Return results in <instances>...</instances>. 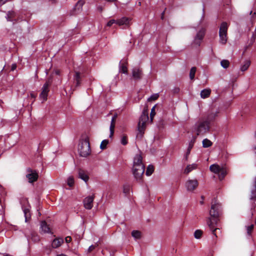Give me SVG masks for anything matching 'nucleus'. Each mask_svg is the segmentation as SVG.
<instances>
[{
  "label": "nucleus",
  "instance_id": "obj_30",
  "mask_svg": "<svg viewBox=\"0 0 256 256\" xmlns=\"http://www.w3.org/2000/svg\"><path fill=\"white\" fill-rule=\"evenodd\" d=\"M132 236L136 239H139L141 236V233L138 230H134L132 232Z\"/></svg>",
  "mask_w": 256,
  "mask_h": 256
},
{
  "label": "nucleus",
  "instance_id": "obj_38",
  "mask_svg": "<svg viewBox=\"0 0 256 256\" xmlns=\"http://www.w3.org/2000/svg\"><path fill=\"white\" fill-rule=\"evenodd\" d=\"M114 24H116V20L112 19L108 22V23L106 24V26L110 27V26H111Z\"/></svg>",
  "mask_w": 256,
  "mask_h": 256
},
{
  "label": "nucleus",
  "instance_id": "obj_4",
  "mask_svg": "<svg viewBox=\"0 0 256 256\" xmlns=\"http://www.w3.org/2000/svg\"><path fill=\"white\" fill-rule=\"evenodd\" d=\"M78 152L80 155L82 157H86L90 154V145L87 140H82L80 142Z\"/></svg>",
  "mask_w": 256,
  "mask_h": 256
},
{
  "label": "nucleus",
  "instance_id": "obj_48",
  "mask_svg": "<svg viewBox=\"0 0 256 256\" xmlns=\"http://www.w3.org/2000/svg\"><path fill=\"white\" fill-rule=\"evenodd\" d=\"M254 137L256 138V132H255V134H254Z\"/></svg>",
  "mask_w": 256,
  "mask_h": 256
},
{
  "label": "nucleus",
  "instance_id": "obj_13",
  "mask_svg": "<svg viewBox=\"0 0 256 256\" xmlns=\"http://www.w3.org/2000/svg\"><path fill=\"white\" fill-rule=\"evenodd\" d=\"M94 200V196H88L84 200V208L88 210H90L93 206Z\"/></svg>",
  "mask_w": 256,
  "mask_h": 256
},
{
  "label": "nucleus",
  "instance_id": "obj_31",
  "mask_svg": "<svg viewBox=\"0 0 256 256\" xmlns=\"http://www.w3.org/2000/svg\"><path fill=\"white\" fill-rule=\"evenodd\" d=\"M220 65L223 68H226L230 66V62L228 60H223L220 62Z\"/></svg>",
  "mask_w": 256,
  "mask_h": 256
},
{
  "label": "nucleus",
  "instance_id": "obj_28",
  "mask_svg": "<svg viewBox=\"0 0 256 256\" xmlns=\"http://www.w3.org/2000/svg\"><path fill=\"white\" fill-rule=\"evenodd\" d=\"M203 232L200 230H197L194 232V236L196 239H200L202 238Z\"/></svg>",
  "mask_w": 256,
  "mask_h": 256
},
{
  "label": "nucleus",
  "instance_id": "obj_22",
  "mask_svg": "<svg viewBox=\"0 0 256 256\" xmlns=\"http://www.w3.org/2000/svg\"><path fill=\"white\" fill-rule=\"evenodd\" d=\"M211 90L210 88H206L202 90L200 92V97L202 98H206L210 96Z\"/></svg>",
  "mask_w": 256,
  "mask_h": 256
},
{
  "label": "nucleus",
  "instance_id": "obj_45",
  "mask_svg": "<svg viewBox=\"0 0 256 256\" xmlns=\"http://www.w3.org/2000/svg\"><path fill=\"white\" fill-rule=\"evenodd\" d=\"M30 96L32 98H34L36 97V96L35 94H34V93H31L30 94Z\"/></svg>",
  "mask_w": 256,
  "mask_h": 256
},
{
  "label": "nucleus",
  "instance_id": "obj_18",
  "mask_svg": "<svg viewBox=\"0 0 256 256\" xmlns=\"http://www.w3.org/2000/svg\"><path fill=\"white\" fill-rule=\"evenodd\" d=\"M198 168V164L196 163L188 164L184 170V174H188L192 171L197 169Z\"/></svg>",
  "mask_w": 256,
  "mask_h": 256
},
{
  "label": "nucleus",
  "instance_id": "obj_3",
  "mask_svg": "<svg viewBox=\"0 0 256 256\" xmlns=\"http://www.w3.org/2000/svg\"><path fill=\"white\" fill-rule=\"evenodd\" d=\"M194 130L197 136H202L210 130V122L206 119L199 120L195 124Z\"/></svg>",
  "mask_w": 256,
  "mask_h": 256
},
{
  "label": "nucleus",
  "instance_id": "obj_10",
  "mask_svg": "<svg viewBox=\"0 0 256 256\" xmlns=\"http://www.w3.org/2000/svg\"><path fill=\"white\" fill-rule=\"evenodd\" d=\"M50 85V83L47 82L44 84L42 88V92L40 95V98L42 102H44L47 100L48 94L49 92Z\"/></svg>",
  "mask_w": 256,
  "mask_h": 256
},
{
  "label": "nucleus",
  "instance_id": "obj_42",
  "mask_svg": "<svg viewBox=\"0 0 256 256\" xmlns=\"http://www.w3.org/2000/svg\"><path fill=\"white\" fill-rule=\"evenodd\" d=\"M96 246H95V245H91L90 246H89V248H88V252H91L96 248Z\"/></svg>",
  "mask_w": 256,
  "mask_h": 256
},
{
  "label": "nucleus",
  "instance_id": "obj_14",
  "mask_svg": "<svg viewBox=\"0 0 256 256\" xmlns=\"http://www.w3.org/2000/svg\"><path fill=\"white\" fill-rule=\"evenodd\" d=\"M204 28H202L200 30L198 31V32L197 33L196 35V36L194 40V42L198 46L200 45V42L204 36Z\"/></svg>",
  "mask_w": 256,
  "mask_h": 256
},
{
  "label": "nucleus",
  "instance_id": "obj_19",
  "mask_svg": "<svg viewBox=\"0 0 256 256\" xmlns=\"http://www.w3.org/2000/svg\"><path fill=\"white\" fill-rule=\"evenodd\" d=\"M74 86L75 88L79 86L80 84V72H76L74 76Z\"/></svg>",
  "mask_w": 256,
  "mask_h": 256
},
{
  "label": "nucleus",
  "instance_id": "obj_6",
  "mask_svg": "<svg viewBox=\"0 0 256 256\" xmlns=\"http://www.w3.org/2000/svg\"><path fill=\"white\" fill-rule=\"evenodd\" d=\"M148 120V110H144L139 120L138 124V130L142 134L146 126V122Z\"/></svg>",
  "mask_w": 256,
  "mask_h": 256
},
{
  "label": "nucleus",
  "instance_id": "obj_21",
  "mask_svg": "<svg viewBox=\"0 0 256 256\" xmlns=\"http://www.w3.org/2000/svg\"><path fill=\"white\" fill-rule=\"evenodd\" d=\"M40 230L44 233H50V230L45 222H42L40 224Z\"/></svg>",
  "mask_w": 256,
  "mask_h": 256
},
{
  "label": "nucleus",
  "instance_id": "obj_12",
  "mask_svg": "<svg viewBox=\"0 0 256 256\" xmlns=\"http://www.w3.org/2000/svg\"><path fill=\"white\" fill-rule=\"evenodd\" d=\"M26 177L28 178L29 182L32 183L37 180L38 174L35 170L28 168L27 170Z\"/></svg>",
  "mask_w": 256,
  "mask_h": 256
},
{
  "label": "nucleus",
  "instance_id": "obj_39",
  "mask_svg": "<svg viewBox=\"0 0 256 256\" xmlns=\"http://www.w3.org/2000/svg\"><path fill=\"white\" fill-rule=\"evenodd\" d=\"M121 143L123 145H126L128 143L127 138L126 136H123L121 139Z\"/></svg>",
  "mask_w": 256,
  "mask_h": 256
},
{
  "label": "nucleus",
  "instance_id": "obj_23",
  "mask_svg": "<svg viewBox=\"0 0 256 256\" xmlns=\"http://www.w3.org/2000/svg\"><path fill=\"white\" fill-rule=\"evenodd\" d=\"M23 212L24 214V217H25V222H28V220L30 218V213L29 207L27 208H23Z\"/></svg>",
  "mask_w": 256,
  "mask_h": 256
},
{
  "label": "nucleus",
  "instance_id": "obj_32",
  "mask_svg": "<svg viewBox=\"0 0 256 256\" xmlns=\"http://www.w3.org/2000/svg\"><path fill=\"white\" fill-rule=\"evenodd\" d=\"M84 4V2L83 0H80L78 2L76 5V8H77L78 10H80L82 8L83 5Z\"/></svg>",
  "mask_w": 256,
  "mask_h": 256
},
{
  "label": "nucleus",
  "instance_id": "obj_2",
  "mask_svg": "<svg viewBox=\"0 0 256 256\" xmlns=\"http://www.w3.org/2000/svg\"><path fill=\"white\" fill-rule=\"evenodd\" d=\"M144 166L142 163V158L140 154H136L133 161L132 172L136 181L140 182L144 172Z\"/></svg>",
  "mask_w": 256,
  "mask_h": 256
},
{
  "label": "nucleus",
  "instance_id": "obj_25",
  "mask_svg": "<svg viewBox=\"0 0 256 256\" xmlns=\"http://www.w3.org/2000/svg\"><path fill=\"white\" fill-rule=\"evenodd\" d=\"M212 142L208 138H204L202 140V146L204 148H209L212 146Z\"/></svg>",
  "mask_w": 256,
  "mask_h": 256
},
{
  "label": "nucleus",
  "instance_id": "obj_47",
  "mask_svg": "<svg viewBox=\"0 0 256 256\" xmlns=\"http://www.w3.org/2000/svg\"><path fill=\"white\" fill-rule=\"evenodd\" d=\"M4 256H12L8 254H4Z\"/></svg>",
  "mask_w": 256,
  "mask_h": 256
},
{
  "label": "nucleus",
  "instance_id": "obj_1",
  "mask_svg": "<svg viewBox=\"0 0 256 256\" xmlns=\"http://www.w3.org/2000/svg\"><path fill=\"white\" fill-rule=\"evenodd\" d=\"M220 204L216 202H212L211 205L210 210V218H208L207 220V224L212 231V234L217 238L216 230L220 231L218 228H216L218 226V218L220 216Z\"/></svg>",
  "mask_w": 256,
  "mask_h": 256
},
{
  "label": "nucleus",
  "instance_id": "obj_36",
  "mask_svg": "<svg viewBox=\"0 0 256 256\" xmlns=\"http://www.w3.org/2000/svg\"><path fill=\"white\" fill-rule=\"evenodd\" d=\"M254 228V225L253 224H252L250 226H246L247 233L248 235L251 234V233L253 230Z\"/></svg>",
  "mask_w": 256,
  "mask_h": 256
},
{
  "label": "nucleus",
  "instance_id": "obj_7",
  "mask_svg": "<svg viewBox=\"0 0 256 256\" xmlns=\"http://www.w3.org/2000/svg\"><path fill=\"white\" fill-rule=\"evenodd\" d=\"M228 24L226 22H222L220 27V42L222 44H226L227 42V30Z\"/></svg>",
  "mask_w": 256,
  "mask_h": 256
},
{
  "label": "nucleus",
  "instance_id": "obj_11",
  "mask_svg": "<svg viewBox=\"0 0 256 256\" xmlns=\"http://www.w3.org/2000/svg\"><path fill=\"white\" fill-rule=\"evenodd\" d=\"M198 182L196 179L188 180L185 184L187 190L192 192L198 186Z\"/></svg>",
  "mask_w": 256,
  "mask_h": 256
},
{
  "label": "nucleus",
  "instance_id": "obj_20",
  "mask_svg": "<svg viewBox=\"0 0 256 256\" xmlns=\"http://www.w3.org/2000/svg\"><path fill=\"white\" fill-rule=\"evenodd\" d=\"M63 242L64 240L62 238H58L52 240L51 245L52 248H56L60 246Z\"/></svg>",
  "mask_w": 256,
  "mask_h": 256
},
{
  "label": "nucleus",
  "instance_id": "obj_15",
  "mask_svg": "<svg viewBox=\"0 0 256 256\" xmlns=\"http://www.w3.org/2000/svg\"><path fill=\"white\" fill-rule=\"evenodd\" d=\"M119 72L124 74H128V62L126 60H122L120 62Z\"/></svg>",
  "mask_w": 256,
  "mask_h": 256
},
{
  "label": "nucleus",
  "instance_id": "obj_8",
  "mask_svg": "<svg viewBox=\"0 0 256 256\" xmlns=\"http://www.w3.org/2000/svg\"><path fill=\"white\" fill-rule=\"evenodd\" d=\"M132 19L129 18L124 16L116 20V24L122 26L123 28H126L130 26L131 24Z\"/></svg>",
  "mask_w": 256,
  "mask_h": 256
},
{
  "label": "nucleus",
  "instance_id": "obj_49",
  "mask_svg": "<svg viewBox=\"0 0 256 256\" xmlns=\"http://www.w3.org/2000/svg\"><path fill=\"white\" fill-rule=\"evenodd\" d=\"M56 74H59L58 72V71H56Z\"/></svg>",
  "mask_w": 256,
  "mask_h": 256
},
{
  "label": "nucleus",
  "instance_id": "obj_40",
  "mask_svg": "<svg viewBox=\"0 0 256 256\" xmlns=\"http://www.w3.org/2000/svg\"><path fill=\"white\" fill-rule=\"evenodd\" d=\"M158 97V94H154L150 96V98H148V100H156Z\"/></svg>",
  "mask_w": 256,
  "mask_h": 256
},
{
  "label": "nucleus",
  "instance_id": "obj_17",
  "mask_svg": "<svg viewBox=\"0 0 256 256\" xmlns=\"http://www.w3.org/2000/svg\"><path fill=\"white\" fill-rule=\"evenodd\" d=\"M78 176L80 178L82 179L86 182L88 180L89 177L88 173L83 170L80 169L78 172Z\"/></svg>",
  "mask_w": 256,
  "mask_h": 256
},
{
  "label": "nucleus",
  "instance_id": "obj_16",
  "mask_svg": "<svg viewBox=\"0 0 256 256\" xmlns=\"http://www.w3.org/2000/svg\"><path fill=\"white\" fill-rule=\"evenodd\" d=\"M117 116H118L117 114H114V116H112V120H111L110 125V136H109L110 138H112V137L114 134V129L115 128V122H116V120Z\"/></svg>",
  "mask_w": 256,
  "mask_h": 256
},
{
  "label": "nucleus",
  "instance_id": "obj_46",
  "mask_svg": "<svg viewBox=\"0 0 256 256\" xmlns=\"http://www.w3.org/2000/svg\"><path fill=\"white\" fill-rule=\"evenodd\" d=\"M189 155H190V154H187V152H186V155H185V158H186V160H187L188 159V157Z\"/></svg>",
  "mask_w": 256,
  "mask_h": 256
},
{
  "label": "nucleus",
  "instance_id": "obj_29",
  "mask_svg": "<svg viewBox=\"0 0 256 256\" xmlns=\"http://www.w3.org/2000/svg\"><path fill=\"white\" fill-rule=\"evenodd\" d=\"M250 65V62L249 60H246L244 64L242 66L240 70L244 72L246 70Z\"/></svg>",
  "mask_w": 256,
  "mask_h": 256
},
{
  "label": "nucleus",
  "instance_id": "obj_24",
  "mask_svg": "<svg viewBox=\"0 0 256 256\" xmlns=\"http://www.w3.org/2000/svg\"><path fill=\"white\" fill-rule=\"evenodd\" d=\"M254 188L251 191L250 199L256 198V178H254Z\"/></svg>",
  "mask_w": 256,
  "mask_h": 256
},
{
  "label": "nucleus",
  "instance_id": "obj_35",
  "mask_svg": "<svg viewBox=\"0 0 256 256\" xmlns=\"http://www.w3.org/2000/svg\"><path fill=\"white\" fill-rule=\"evenodd\" d=\"M196 67H192L190 70V78L191 80H193L195 76V74L196 72Z\"/></svg>",
  "mask_w": 256,
  "mask_h": 256
},
{
  "label": "nucleus",
  "instance_id": "obj_33",
  "mask_svg": "<svg viewBox=\"0 0 256 256\" xmlns=\"http://www.w3.org/2000/svg\"><path fill=\"white\" fill-rule=\"evenodd\" d=\"M74 184V178L72 176H69L67 179V184L70 186H72Z\"/></svg>",
  "mask_w": 256,
  "mask_h": 256
},
{
  "label": "nucleus",
  "instance_id": "obj_9",
  "mask_svg": "<svg viewBox=\"0 0 256 256\" xmlns=\"http://www.w3.org/2000/svg\"><path fill=\"white\" fill-rule=\"evenodd\" d=\"M142 76V70L138 66L134 67L132 70V78L135 80H140Z\"/></svg>",
  "mask_w": 256,
  "mask_h": 256
},
{
  "label": "nucleus",
  "instance_id": "obj_37",
  "mask_svg": "<svg viewBox=\"0 0 256 256\" xmlns=\"http://www.w3.org/2000/svg\"><path fill=\"white\" fill-rule=\"evenodd\" d=\"M155 108H156V106H154L151 110V112H150V118L151 122L152 121L153 118L156 114Z\"/></svg>",
  "mask_w": 256,
  "mask_h": 256
},
{
  "label": "nucleus",
  "instance_id": "obj_44",
  "mask_svg": "<svg viewBox=\"0 0 256 256\" xmlns=\"http://www.w3.org/2000/svg\"><path fill=\"white\" fill-rule=\"evenodd\" d=\"M16 64H12V70H16Z\"/></svg>",
  "mask_w": 256,
  "mask_h": 256
},
{
  "label": "nucleus",
  "instance_id": "obj_5",
  "mask_svg": "<svg viewBox=\"0 0 256 256\" xmlns=\"http://www.w3.org/2000/svg\"><path fill=\"white\" fill-rule=\"evenodd\" d=\"M210 170L212 172L218 174L220 180H222L227 174L226 168L224 166L213 164L210 166Z\"/></svg>",
  "mask_w": 256,
  "mask_h": 256
},
{
  "label": "nucleus",
  "instance_id": "obj_43",
  "mask_svg": "<svg viewBox=\"0 0 256 256\" xmlns=\"http://www.w3.org/2000/svg\"><path fill=\"white\" fill-rule=\"evenodd\" d=\"M72 240V238L70 236H66V238H65V240H66V243H69Z\"/></svg>",
  "mask_w": 256,
  "mask_h": 256
},
{
  "label": "nucleus",
  "instance_id": "obj_41",
  "mask_svg": "<svg viewBox=\"0 0 256 256\" xmlns=\"http://www.w3.org/2000/svg\"><path fill=\"white\" fill-rule=\"evenodd\" d=\"M14 14V12H9L7 14V16H6V19L8 21H10L11 20V18L12 16V15Z\"/></svg>",
  "mask_w": 256,
  "mask_h": 256
},
{
  "label": "nucleus",
  "instance_id": "obj_26",
  "mask_svg": "<svg viewBox=\"0 0 256 256\" xmlns=\"http://www.w3.org/2000/svg\"><path fill=\"white\" fill-rule=\"evenodd\" d=\"M195 142V138L192 140L188 144V146L187 148L186 152L187 154H190L191 150Z\"/></svg>",
  "mask_w": 256,
  "mask_h": 256
},
{
  "label": "nucleus",
  "instance_id": "obj_27",
  "mask_svg": "<svg viewBox=\"0 0 256 256\" xmlns=\"http://www.w3.org/2000/svg\"><path fill=\"white\" fill-rule=\"evenodd\" d=\"M154 171V168L153 166H152L151 164L148 165L147 168L146 170V174L147 176H150L152 174Z\"/></svg>",
  "mask_w": 256,
  "mask_h": 256
},
{
  "label": "nucleus",
  "instance_id": "obj_34",
  "mask_svg": "<svg viewBox=\"0 0 256 256\" xmlns=\"http://www.w3.org/2000/svg\"><path fill=\"white\" fill-rule=\"evenodd\" d=\"M108 140H103L100 145V148L102 150H104L106 148L108 144Z\"/></svg>",
  "mask_w": 256,
  "mask_h": 256
}]
</instances>
